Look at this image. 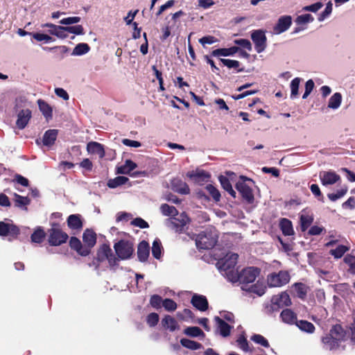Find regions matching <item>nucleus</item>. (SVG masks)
I'll list each match as a JSON object with an SVG mask.
<instances>
[{"label":"nucleus","mask_w":355,"mask_h":355,"mask_svg":"<svg viewBox=\"0 0 355 355\" xmlns=\"http://www.w3.org/2000/svg\"><path fill=\"white\" fill-rule=\"evenodd\" d=\"M46 234L44 230L38 227L31 235L32 242L40 243L43 241L45 238Z\"/></svg>","instance_id":"obj_38"},{"label":"nucleus","mask_w":355,"mask_h":355,"mask_svg":"<svg viewBox=\"0 0 355 355\" xmlns=\"http://www.w3.org/2000/svg\"><path fill=\"white\" fill-rule=\"evenodd\" d=\"M294 289L297 293V295L303 298L306 294V290L305 286L302 283H296L293 285Z\"/></svg>","instance_id":"obj_52"},{"label":"nucleus","mask_w":355,"mask_h":355,"mask_svg":"<svg viewBox=\"0 0 355 355\" xmlns=\"http://www.w3.org/2000/svg\"><path fill=\"white\" fill-rule=\"evenodd\" d=\"M150 247L148 243L143 241L139 243L137 249L138 259L141 261H146L149 257Z\"/></svg>","instance_id":"obj_22"},{"label":"nucleus","mask_w":355,"mask_h":355,"mask_svg":"<svg viewBox=\"0 0 355 355\" xmlns=\"http://www.w3.org/2000/svg\"><path fill=\"white\" fill-rule=\"evenodd\" d=\"M70 247L81 256H87L90 253L89 248L82 245L80 241L76 237H71L69 241Z\"/></svg>","instance_id":"obj_16"},{"label":"nucleus","mask_w":355,"mask_h":355,"mask_svg":"<svg viewBox=\"0 0 355 355\" xmlns=\"http://www.w3.org/2000/svg\"><path fill=\"white\" fill-rule=\"evenodd\" d=\"M31 35L35 40H36L38 42H44L45 43H49L55 41V40L52 37L44 33H31Z\"/></svg>","instance_id":"obj_46"},{"label":"nucleus","mask_w":355,"mask_h":355,"mask_svg":"<svg viewBox=\"0 0 355 355\" xmlns=\"http://www.w3.org/2000/svg\"><path fill=\"white\" fill-rule=\"evenodd\" d=\"M234 43L242 46L244 49H248V51H252V44L248 40L246 39H239L235 40Z\"/></svg>","instance_id":"obj_60"},{"label":"nucleus","mask_w":355,"mask_h":355,"mask_svg":"<svg viewBox=\"0 0 355 355\" xmlns=\"http://www.w3.org/2000/svg\"><path fill=\"white\" fill-rule=\"evenodd\" d=\"M193 306L200 311H205L208 309V302L206 297L198 294L193 295L191 301Z\"/></svg>","instance_id":"obj_17"},{"label":"nucleus","mask_w":355,"mask_h":355,"mask_svg":"<svg viewBox=\"0 0 355 355\" xmlns=\"http://www.w3.org/2000/svg\"><path fill=\"white\" fill-rule=\"evenodd\" d=\"M259 274V270L255 267H249L243 269L240 273L237 272L235 282H239L243 286L252 283Z\"/></svg>","instance_id":"obj_7"},{"label":"nucleus","mask_w":355,"mask_h":355,"mask_svg":"<svg viewBox=\"0 0 355 355\" xmlns=\"http://www.w3.org/2000/svg\"><path fill=\"white\" fill-rule=\"evenodd\" d=\"M290 281V275L288 271L281 270L273 272L268 276L267 282L270 287H280Z\"/></svg>","instance_id":"obj_8"},{"label":"nucleus","mask_w":355,"mask_h":355,"mask_svg":"<svg viewBox=\"0 0 355 355\" xmlns=\"http://www.w3.org/2000/svg\"><path fill=\"white\" fill-rule=\"evenodd\" d=\"M295 324L301 331L308 334H313L315 329L311 322L306 320H297Z\"/></svg>","instance_id":"obj_32"},{"label":"nucleus","mask_w":355,"mask_h":355,"mask_svg":"<svg viewBox=\"0 0 355 355\" xmlns=\"http://www.w3.org/2000/svg\"><path fill=\"white\" fill-rule=\"evenodd\" d=\"M162 306L168 311H174L177 309V304L171 299H165Z\"/></svg>","instance_id":"obj_53"},{"label":"nucleus","mask_w":355,"mask_h":355,"mask_svg":"<svg viewBox=\"0 0 355 355\" xmlns=\"http://www.w3.org/2000/svg\"><path fill=\"white\" fill-rule=\"evenodd\" d=\"M80 21V18L79 17H69L67 18H64L60 21L61 24L69 25L73 24H77Z\"/></svg>","instance_id":"obj_61"},{"label":"nucleus","mask_w":355,"mask_h":355,"mask_svg":"<svg viewBox=\"0 0 355 355\" xmlns=\"http://www.w3.org/2000/svg\"><path fill=\"white\" fill-rule=\"evenodd\" d=\"M320 178L323 185H329L335 184L340 179V176L334 172L329 171L321 173Z\"/></svg>","instance_id":"obj_19"},{"label":"nucleus","mask_w":355,"mask_h":355,"mask_svg":"<svg viewBox=\"0 0 355 355\" xmlns=\"http://www.w3.org/2000/svg\"><path fill=\"white\" fill-rule=\"evenodd\" d=\"M272 302L278 306H288L291 304L289 295L286 292H282L279 295L274 296Z\"/></svg>","instance_id":"obj_23"},{"label":"nucleus","mask_w":355,"mask_h":355,"mask_svg":"<svg viewBox=\"0 0 355 355\" xmlns=\"http://www.w3.org/2000/svg\"><path fill=\"white\" fill-rule=\"evenodd\" d=\"M323 6V4L321 2H317L313 4L306 6L302 8L303 11H309L312 12H316L320 9H321Z\"/></svg>","instance_id":"obj_55"},{"label":"nucleus","mask_w":355,"mask_h":355,"mask_svg":"<svg viewBox=\"0 0 355 355\" xmlns=\"http://www.w3.org/2000/svg\"><path fill=\"white\" fill-rule=\"evenodd\" d=\"M217 234L214 230H206L199 233L196 238V245L198 249L212 248L217 242Z\"/></svg>","instance_id":"obj_3"},{"label":"nucleus","mask_w":355,"mask_h":355,"mask_svg":"<svg viewBox=\"0 0 355 355\" xmlns=\"http://www.w3.org/2000/svg\"><path fill=\"white\" fill-rule=\"evenodd\" d=\"M342 101V94L339 92H336L329 98L327 107L334 110H338L341 105Z\"/></svg>","instance_id":"obj_27"},{"label":"nucleus","mask_w":355,"mask_h":355,"mask_svg":"<svg viewBox=\"0 0 355 355\" xmlns=\"http://www.w3.org/2000/svg\"><path fill=\"white\" fill-rule=\"evenodd\" d=\"M189 218L184 215L181 214L179 218H172L167 220V225L171 229L177 232L183 231L184 226L188 223Z\"/></svg>","instance_id":"obj_12"},{"label":"nucleus","mask_w":355,"mask_h":355,"mask_svg":"<svg viewBox=\"0 0 355 355\" xmlns=\"http://www.w3.org/2000/svg\"><path fill=\"white\" fill-rule=\"evenodd\" d=\"M332 12V3L329 1L327 5L324 10L318 17V21H322L327 18Z\"/></svg>","instance_id":"obj_51"},{"label":"nucleus","mask_w":355,"mask_h":355,"mask_svg":"<svg viewBox=\"0 0 355 355\" xmlns=\"http://www.w3.org/2000/svg\"><path fill=\"white\" fill-rule=\"evenodd\" d=\"M15 206L27 210L26 206L30 204V199L28 197H24L19 194L15 193Z\"/></svg>","instance_id":"obj_33"},{"label":"nucleus","mask_w":355,"mask_h":355,"mask_svg":"<svg viewBox=\"0 0 355 355\" xmlns=\"http://www.w3.org/2000/svg\"><path fill=\"white\" fill-rule=\"evenodd\" d=\"M87 149L89 153L98 155L100 158L104 157L105 154L103 146L98 142H89Z\"/></svg>","instance_id":"obj_21"},{"label":"nucleus","mask_w":355,"mask_h":355,"mask_svg":"<svg viewBox=\"0 0 355 355\" xmlns=\"http://www.w3.org/2000/svg\"><path fill=\"white\" fill-rule=\"evenodd\" d=\"M49 243L51 245L58 246L65 243L69 236L57 224H53L49 230Z\"/></svg>","instance_id":"obj_6"},{"label":"nucleus","mask_w":355,"mask_h":355,"mask_svg":"<svg viewBox=\"0 0 355 355\" xmlns=\"http://www.w3.org/2000/svg\"><path fill=\"white\" fill-rule=\"evenodd\" d=\"M313 220L312 216L306 214L302 213L300 215V225L302 232H305L307 228L311 225Z\"/></svg>","instance_id":"obj_34"},{"label":"nucleus","mask_w":355,"mask_h":355,"mask_svg":"<svg viewBox=\"0 0 355 355\" xmlns=\"http://www.w3.org/2000/svg\"><path fill=\"white\" fill-rule=\"evenodd\" d=\"M131 224L142 229L148 227V223L141 218H136L131 222Z\"/></svg>","instance_id":"obj_62"},{"label":"nucleus","mask_w":355,"mask_h":355,"mask_svg":"<svg viewBox=\"0 0 355 355\" xmlns=\"http://www.w3.org/2000/svg\"><path fill=\"white\" fill-rule=\"evenodd\" d=\"M137 166V165L135 162L130 159H127L123 165L117 168L116 173L119 174H129Z\"/></svg>","instance_id":"obj_30"},{"label":"nucleus","mask_w":355,"mask_h":355,"mask_svg":"<svg viewBox=\"0 0 355 355\" xmlns=\"http://www.w3.org/2000/svg\"><path fill=\"white\" fill-rule=\"evenodd\" d=\"M96 259L98 263L97 267L99 266L100 263L105 261H107L108 264L111 268L118 265V259L114 254L110 246L106 244L102 245L98 250Z\"/></svg>","instance_id":"obj_5"},{"label":"nucleus","mask_w":355,"mask_h":355,"mask_svg":"<svg viewBox=\"0 0 355 355\" xmlns=\"http://www.w3.org/2000/svg\"><path fill=\"white\" fill-rule=\"evenodd\" d=\"M251 340L255 343L259 344L265 347H269V343L266 338L260 334H254L251 337Z\"/></svg>","instance_id":"obj_50"},{"label":"nucleus","mask_w":355,"mask_h":355,"mask_svg":"<svg viewBox=\"0 0 355 355\" xmlns=\"http://www.w3.org/2000/svg\"><path fill=\"white\" fill-rule=\"evenodd\" d=\"M281 230L284 235L290 236L293 234V229L291 222L286 219L283 218L280 222Z\"/></svg>","instance_id":"obj_36"},{"label":"nucleus","mask_w":355,"mask_h":355,"mask_svg":"<svg viewBox=\"0 0 355 355\" xmlns=\"http://www.w3.org/2000/svg\"><path fill=\"white\" fill-rule=\"evenodd\" d=\"M349 250V248L344 245H338L335 249L329 251V254L336 259L341 258L344 254Z\"/></svg>","instance_id":"obj_42"},{"label":"nucleus","mask_w":355,"mask_h":355,"mask_svg":"<svg viewBox=\"0 0 355 355\" xmlns=\"http://www.w3.org/2000/svg\"><path fill=\"white\" fill-rule=\"evenodd\" d=\"M292 23V19L290 16H282L281 17L273 28L275 34H281L287 31Z\"/></svg>","instance_id":"obj_13"},{"label":"nucleus","mask_w":355,"mask_h":355,"mask_svg":"<svg viewBox=\"0 0 355 355\" xmlns=\"http://www.w3.org/2000/svg\"><path fill=\"white\" fill-rule=\"evenodd\" d=\"M238 257L236 253L229 252L223 258L220 259L216 264L222 275L233 283L238 278L236 276L238 271L235 268Z\"/></svg>","instance_id":"obj_1"},{"label":"nucleus","mask_w":355,"mask_h":355,"mask_svg":"<svg viewBox=\"0 0 355 355\" xmlns=\"http://www.w3.org/2000/svg\"><path fill=\"white\" fill-rule=\"evenodd\" d=\"M146 320L150 327H155L159 321V315L156 313H151L147 316Z\"/></svg>","instance_id":"obj_57"},{"label":"nucleus","mask_w":355,"mask_h":355,"mask_svg":"<svg viewBox=\"0 0 355 355\" xmlns=\"http://www.w3.org/2000/svg\"><path fill=\"white\" fill-rule=\"evenodd\" d=\"M160 211L164 216H175L178 215V210L173 206L167 204H162L160 207Z\"/></svg>","instance_id":"obj_39"},{"label":"nucleus","mask_w":355,"mask_h":355,"mask_svg":"<svg viewBox=\"0 0 355 355\" xmlns=\"http://www.w3.org/2000/svg\"><path fill=\"white\" fill-rule=\"evenodd\" d=\"M89 46L86 43H80L77 44L73 50L72 55H82L89 52Z\"/></svg>","instance_id":"obj_40"},{"label":"nucleus","mask_w":355,"mask_h":355,"mask_svg":"<svg viewBox=\"0 0 355 355\" xmlns=\"http://www.w3.org/2000/svg\"><path fill=\"white\" fill-rule=\"evenodd\" d=\"M314 17L311 14L299 15L295 19V23L298 25H303L313 21Z\"/></svg>","instance_id":"obj_47"},{"label":"nucleus","mask_w":355,"mask_h":355,"mask_svg":"<svg viewBox=\"0 0 355 355\" xmlns=\"http://www.w3.org/2000/svg\"><path fill=\"white\" fill-rule=\"evenodd\" d=\"M239 48L237 46H232L228 49H218L212 52V55L214 56H229L233 55L238 51H239Z\"/></svg>","instance_id":"obj_31"},{"label":"nucleus","mask_w":355,"mask_h":355,"mask_svg":"<svg viewBox=\"0 0 355 355\" xmlns=\"http://www.w3.org/2000/svg\"><path fill=\"white\" fill-rule=\"evenodd\" d=\"M347 188H343L341 189L340 190L338 191L336 193H329L328 194V198L331 200V201H336L338 199L342 198L343 196H344L345 195V193H347Z\"/></svg>","instance_id":"obj_54"},{"label":"nucleus","mask_w":355,"mask_h":355,"mask_svg":"<svg viewBox=\"0 0 355 355\" xmlns=\"http://www.w3.org/2000/svg\"><path fill=\"white\" fill-rule=\"evenodd\" d=\"M184 333L191 337L204 336L203 331L198 327H189L184 329Z\"/></svg>","instance_id":"obj_44"},{"label":"nucleus","mask_w":355,"mask_h":355,"mask_svg":"<svg viewBox=\"0 0 355 355\" xmlns=\"http://www.w3.org/2000/svg\"><path fill=\"white\" fill-rule=\"evenodd\" d=\"M37 104L40 112L42 113L45 119L49 121L52 119L53 110L52 107L44 101L39 99Z\"/></svg>","instance_id":"obj_25"},{"label":"nucleus","mask_w":355,"mask_h":355,"mask_svg":"<svg viewBox=\"0 0 355 355\" xmlns=\"http://www.w3.org/2000/svg\"><path fill=\"white\" fill-rule=\"evenodd\" d=\"M67 30L68 33H73L76 35H83L84 34L83 28L80 25H76L73 26H67Z\"/></svg>","instance_id":"obj_59"},{"label":"nucleus","mask_w":355,"mask_h":355,"mask_svg":"<svg viewBox=\"0 0 355 355\" xmlns=\"http://www.w3.org/2000/svg\"><path fill=\"white\" fill-rule=\"evenodd\" d=\"M253 185L254 182L251 179L243 176L241 177V179L236 184V189L241 193L243 199L250 203L252 202L254 200V194L252 189Z\"/></svg>","instance_id":"obj_4"},{"label":"nucleus","mask_w":355,"mask_h":355,"mask_svg":"<svg viewBox=\"0 0 355 355\" xmlns=\"http://www.w3.org/2000/svg\"><path fill=\"white\" fill-rule=\"evenodd\" d=\"M32 116L31 111L29 109L21 110L17 114L16 125L20 130L25 128Z\"/></svg>","instance_id":"obj_14"},{"label":"nucleus","mask_w":355,"mask_h":355,"mask_svg":"<svg viewBox=\"0 0 355 355\" xmlns=\"http://www.w3.org/2000/svg\"><path fill=\"white\" fill-rule=\"evenodd\" d=\"M128 181V178L125 176H118L114 179H110L107 182V186L110 188H116L119 186H121L125 184Z\"/></svg>","instance_id":"obj_37"},{"label":"nucleus","mask_w":355,"mask_h":355,"mask_svg":"<svg viewBox=\"0 0 355 355\" xmlns=\"http://www.w3.org/2000/svg\"><path fill=\"white\" fill-rule=\"evenodd\" d=\"M206 190L208 191L209 195L214 198V200L216 202L219 201L220 199V193L219 191L213 185L207 184L205 187Z\"/></svg>","instance_id":"obj_49"},{"label":"nucleus","mask_w":355,"mask_h":355,"mask_svg":"<svg viewBox=\"0 0 355 355\" xmlns=\"http://www.w3.org/2000/svg\"><path fill=\"white\" fill-rule=\"evenodd\" d=\"M162 299L157 295H154L150 297V305L155 309H159L162 304Z\"/></svg>","instance_id":"obj_56"},{"label":"nucleus","mask_w":355,"mask_h":355,"mask_svg":"<svg viewBox=\"0 0 355 355\" xmlns=\"http://www.w3.org/2000/svg\"><path fill=\"white\" fill-rule=\"evenodd\" d=\"M238 347L244 352L250 351L248 342L243 334H241L236 340Z\"/></svg>","instance_id":"obj_45"},{"label":"nucleus","mask_w":355,"mask_h":355,"mask_svg":"<svg viewBox=\"0 0 355 355\" xmlns=\"http://www.w3.org/2000/svg\"><path fill=\"white\" fill-rule=\"evenodd\" d=\"M68 226L71 229L78 230L80 229L83 226L82 222L77 215H70L67 219Z\"/></svg>","instance_id":"obj_35"},{"label":"nucleus","mask_w":355,"mask_h":355,"mask_svg":"<svg viewBox=\"0 0 355 355\" xmlns=\"http://www.w3.org/2000/svg\"><path fill=\"white\" fill-rule=\"evenodd\" d=\"M58 136V130L55 129L48 130L43 136V144L44 146H51L56 140Z\"/></svg>","instance_id":"obj_26"},{"label":"nucleus","mask_w":355,"mask_h":355,"mask_svg":"<svg viewBox=\"0 0 355 355\" xmlns=\"http://www.w3.org/2000/svg\"><path fill=\"white\" fill-rule=\"evenodd\" d=\"M19 234V229L12 223L0 222V236L17 238Z\"/></svg>","instance_id":"obj_11"},{"label":"nucleus","mask_w":355,"mask_h":355,"mask_svg":"<svg viewBox=\"0 0 355 355\" xmlns=\"http://www.w3.org/2000/svg\"><path fill=\"white\" fill-rule=\"evenodd\" d=\"M181 344L188 348V349H200L201 347V344L196 342V341H193V340H189V339H187V338H183L181 340Z\"/></svg>","instance_id":"obj_48"},{"label":"nucleus","mask_w":355,"mask_h":355,"mask_svg":"<svg viewBox=\"0 0 355 355\" xmlns=\"http://www.w3.org/2000/svg\"><path fill=\"white\" fill-rule=\"evenodd\" d=\"M345 333L340 325L334 326L329 334L322 338L323 347L332 350L339 347V343L345 340Z\"/></svg>","instance_id":"obj_2"},{"label":"nucleus","mask_w":355,"mask_h":355,"mask_svg":"<svg viewBox=\"0 0 355 355\" xmlns=\"http://www.w3.org/2000/svg\"><path fill=\"white\" fill-rule=\"evenodd\" d=\"M241 288L250 293H255L259 296L263 295L266 292V286L261 282H257L256 284L247 287L242 286Z\"/></svg>","instance_id":"obj_24"},{"label":"nucleus","mask_w":355,"mask_h":355,"mask_svg":"<svg viewBox=\"0 0 355 355\" xmlns=\"http://www.w3.org/2000/svg\"><path fill=\"white\" fill-rule=\"evenodd\" d=\"M162 326L170 331H174L179 329L177 321L171 315H166L162 320Z\"/></svg>","instance_id":"obj_28"},{"label":"nucleus","mask_w":355,"mask_h":355,"mask_svg":"<svg viewBox=\"0 0 355 355\" xmlns=\"http://www.w3.org/2000/svg\"><path fill=\"white\" fill-rule=\"evenodd\" d=\"M301 81V78H295L291 82V98L294 99L298 96L299 86Z\"/></svg>","instance_id":"obj_41"},{"label":"nucleus","mask_w":355,"mask_h":355,"mask_svg":"<svg viewBox=\"0 0 355 355\" xmlns=\"http://www.w3.org/2000/svg\"><path fill=\"white\" fill-rule=\"evenodd\" d=\"M162 247L161 242L159 239H155L153 243L152 254L153 256L159 259L162 256Z\"/></svg>","instance_id":"obj_43"},{"label":"nucleus","mask_w":355,"mask_h":355,"mask_svg":"<svg viewBox=\"0 0 355 355\" xmlns=\"http://www.w3.org/2000/svg\"><path fill=\"white\" fill-rule=\"evenodd\" d=\"M219 181L223 188L227 191H228L232 187L230 181L227 177L223 175L220 176Z\"/></svg>","instance_id":"obj_63"},{"label":"nucleus","mask_w":355,"mask_h":355,"mask_svg":"<svg viewBox=\"0 0 355 355\" xmlns=\"http://www.w3.org/2000/svg\"><path fill=\"white\" fill-rule=\"evenodd\" d=\"M114 248L118 259L124 260L130 258L134 251L132 244L123 240L115 243Z\"/></svg>","instance_id":"obj_9"},{"label":"nucleus","mask_w":355,"mask_h":355,"mask_svg":"<svg viewBox=\"0 0 355 355\" xmlns=\"http://www.w3.org/2000/svg\"><path fill=\"white\" fill-rule=\"evenodd\" d=\"M280 317L283 322L288 324H296V322H297L296 314L288 309L283 310L280 314Z\"/></svg>","instance_id":"obj_29"},{"label":"nucleus","mask_w":355,"mask_h":355,"mask_svg":"<svg viewBox=\"0 0 355 355\" xmlns=\"http://www.w3.org/2000/svg\"><path fill=\"white\" fill-rule=\"evenodd\" d=\"M218 40L215 38L214 36H205L199 40V42L205 46V44H211L216 42Z\"/></svg>","instance_id":"obj_64"},{"label":"nucleus","mask_w":355,"mask_h":355,"mask_svg":"<svg viewBox=\"0 0 355 355\" xmlns=\"http://www.w3.org/2000/svg\"><path fill=\"white\" fill-rule=\"evenodd\" d=\"M217 331L223 337H227L230 335L232 327L228 324L223 319L218 316L214 318Z\"/></svg>","instance_id":"obj_15"},{"label":"nucleus","mask_w":355,"mask_h":355,"mask_svg":"<svg viewBox=\"0 0 355 355\" xmlns=\"http://www.w3.org/2000/svg\"><path fill=\"white\" fill-rule=\"evenodd\" d=\"M251 39L254 44V49L259 53L265 51L267 46V38L262 30H255L251 33Z\"/></svg>","instance_id":"obj_10"},{"label":"nucleus","mask_w":355,"mask_h":355,"mask_svg":"<svg viewBox=\"0 0 355 355\" xmlns=\"http://www.w3.org/2000/svg\"><path fill=\"white\" fill-rule=\"evenodd\" d=\"M220 62L227 67L231 68H237L239 67L240 63L237 60H230V59H220Z\"/></svg>","instance_id":"obj_58"},{"label":"nucleus","mask_w":355,"mask_h":355,"mask_svg":"<svg viewBox=\"0 0 355 355\" xmlns=\"http://www.w3.org/2000/svg\"><path fill=\"white\" fill-rule=\"evenodd\" d=\"M171 184L172 189L179 193L188 194L190 191L188 185L180 179L172 180Z\"/></svg>","instance_id":"obj_18"},{"label":"nucleus","mask_w":355,"mask_h":355,"mask_svg":"<svg viewBox=\"0 0 355 355\" xmlns=\"http://www.w3.org/2000/svg\"><path fill=\"white\" fill-rule=\"evenodd\" d=\"M85 247L89 248V250L94 247L96 243V234L91 230H86L83 236Z\"/></svg>","instance_id":"obj_20"}]
</instances>
